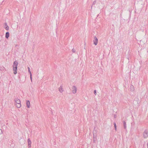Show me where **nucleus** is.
Returning <instances> with one entry per match:
<instances>
[{"label":"nucleus","instance_id":"obj_13","mask_svg":"<svg viewBox=\"0 0 148 148\" xmlns=\"http://www.w3.org/2000/svg\"><path fill=\"white\" fill-rule=\"evenodd\" d=\"M5 26H6L5 27V29L7 30H8L9 29V27L7 25V23H5Z\"/></svg>","mask_w":148,"mask_h":148},{"label":"nucleus","instance_id":"obj_11","mask_svg":"<svg viewBox=\"0 0 148 148\" xmlns=\"http://www.w3.org/2000/svg\"><path fill=\"white\" fill-rule=\"evenodd\" d=\"M130 89L132 91H133L134 90V87L132 85H131L130 86Z\"/></svg>","mask_w":148,"mask_h":148},{"label":"nucleus","instance_id":"obj_7","mask_svg":"<svg viewBox=\"0 0 148 148\" xmlns=\"http://www.w3.org/2000/svg\"><path fill=\"white\" fill-rule=\"evenodd\" d=\"M28 72H29V73L30 74V79H31V81L32 82V73H31V72L30 71V68H29V67H28Z\"/></svg>","mask_w":148,"mask_h":148},{"label":"nucleus","instance_id":"obj_14","mask_svg":"<svg viewBox=\"0 0 148 148\" xmlns=\"http://www.w3.org/2000/svg\"><path fill=\"white\" fill-rule=\"evenodd\" d=\"M28 144H31V142L30 138H28L27 140Z\"/></svg>","mask_w":148,"mask_h":148},{"label":"nucleus","instance_id":"obj_2","mask_svg":"<svg viewBox=\"0 0 148 148\" xmlns=\"http://www.w3.org/2000/svg\"><path fill=\"white\" fill-rule=\"evenodd\" d=\"M15 102L16 103V106L18 108H20L21 106V101L18 98H16L14 99Z\"/></svg>","mask_w":148,"mask_h":148},{"label":"nucleus","instance_id":"obj_4","mask_svg":"<svg viewBox=\"0 0 148 148\" xmlns=\"http://www.w3.org/2000/svg\"><path fill=\"white\" fill-rule=\"evenodd\" d=\"M143 135L145 138H147L148 137V131L147 130H146L144 132Z\"/></svg>","mask_w":148,"mask_h":148},{"label":"nucleus","instance_id":"obj_8","mask_svg":"<svg viewBox=\"0 0 148 148\" xmlns=\"http://www.w3.org/2000/svg\"><path fill=\"white\" fill-rule=\"evenodd\" d=\"M26 104H27V107L28 108H29L30 107V101H28V100L27 101Z\"/></svg>","mask_w":148,"mask_h":148},{"label":"nucleus","instance_id":"obj_18","mask_svg":"<svg viewBox=\"0 0 148 148\" xmlns=\"http://www.w3.org/2000/svg\"><path fill=\"white\" fill-rule=\"evenodd\" d=\"M72 50L73 52H75V50L73 49H72Z\"/></svg>","mask_w":148,"mask_h":148},{"label":"nucleus","instance_id":"obj_9","mask_svg":"<svg viewBox=\"0 0 148 148\" xmlns=\"http://www.w3.org/2000/svg\"><path fill=\"white\" fill-rule=\"evenodd\" d=\"M9 33L8 32H6L5 34V38H8L9 36Z\"/></svg>","mask_w":148,"mask_h":148},{"label":"nucleus","instance_id":"obj_23","mask_svg":"<svg viewBox=\"0 0 148 148\" xmlns=\"http://www.w3.org/2000/svg\"><path fill=\"white\" fill-rule=\"evenodd\" d=\"M95 3V1H94V2H93V4H94V3Z\"/></svg>","mask_w":148,"mask_h":148},{"label":"nucleus","instance_id":"obj_3","mask_svg":"<svg viewBox=\"0 0 148 148\" xmlns=\"http://www.w3.org/2000/svg\"><path fill=\"white\" fill-rule=\"evenodd\" d=\"M72 91L73 94L76 93L77 91V88L75 86H73L72 88Z\"/></svg>","mask_w":148,"mask_h":148},{"label":"nucleus","instance_id":"obj_19","mask_svg":"<svg viewBox=\"0 0 148 148\" xmlns=\"http://www.w3.org/2000/svg\"><path fill=\"white\" fill-rule=\"evenodd\" d=\"M94 94H95V95H96V90H95L94 91Z\"/></svg>","mask_w":148,"mask_h":148},{"label":"nucleus","instance_id":"obj_12","mask_svg":"<svg viewBox=\"0 0 148 148\" xmlns=\"http://www.w3.org/2000/svg\"><path fill=\"white\" fill-rule=\"evenodd\" d=\"M59 90L61 92H62L63 91L62 86H60L59 88Z\"/></svg>","mask_w":148,"mask_h":148},{"label":"nucleus","instance_id":"obj_17","mask_svg":"<svg viewBox=\"0 0 148 148\" xmlns=\"http://www.w3.org/2000/svg\"><path fill=\"white\" fill-rule=\"evenodd\" d=\"M2 134V130L0 129V134Z\"/></svg>","mask_w":148,"mask_h":148},{"label":"nucleus","instance_id":"obj_10","mask_svg":"<svg viewBox=\"0 0 148 148\" xmlns=\"http://www.w3.org/2000/svg\"><path fill=\"white\" fill-rule=\"evenodd\" d=\"M123 125L124 128L125 129H126V122L125 121H123Z\"/></svg>","mask_w":148,"mask_h":148},{"label":"nucleus","instance_id":"obj_20","mask_svg":"<svg viewBox=\"0 0 148 148\" xmlns=\"http://www.w3.org/2000/svg\"><path fill=\"white\" fill-rule=\"evenodd\" d=\"M114 118H116V115H114Z\"/></svg>","mask_w":148,"mask_h":148},{"label":"nucleus","instance_id":"obj_15","mask_svg":"<svg viewBox=\"0 0 148 148\" xmlns=\"http://www.w3.org/2000/svg\"><path fill=\"white\" fill-rule=\"evenodd\" d=\"M114 127L115 128V130H116V123H114Z\"/></svg>","mask_w":148,"mask_h":148},{"label":"nucleus","instance_id":"obj_22","mask_svg":"<svg viewBox=\"0 0 148 148\" xmlns=\"http://www.w3.org/2000/svg\"><path fill=\"white\" fill-rule=\"evenodd\" d=\"M139 1H142L143 0H138Z\"/></svg>","mask_w":148,"mask_h":148},{"label":"nucleus","instance_id":"obj_16","mask_svg":"<svg viewBox=\"0 0 148 148\" xmlns=\"http://www.w3.org/2000/svg\"><path fill=\"white\" fill-rule=\"evenodd\" d=\"M31 144H28V147L29 148H30L31 147Z\"/></svg>","mask_w":148,"mask_h":148},{"label":"nucleus","instance_id":"obj_1","mask_svg":"<svg viewBox=\"0 0 148 148\" xmlns=\"http://www.w3.org/2000/svg\"><path fill=\"white\" fill-rule=\"evenodd\" d=\"M18 64V62L16 61H15L13 64V69L14 71V73L15 75L17 73V66Z\"/></svg>","mask_w":148,"mask_h":148},{"label":"nucleus","instance_id":"obj_5","mask_svg":"<svg viewBox=\"0 0 148 148\" xmlns=\"http://www.w3.org/2000/svg\"><path fill=\"white\" fill-rule=\"evenodd\" d=\"M94 44L95 45H97V44L98 40L97 38L95 36L94 37V39L93 40Z\"/></svg>","mask_w":148,"mask_h":148},{"label":"nucleus","instance_id":"obj_24","mask_svg":"<svg viewBox=\"0 0 148 148\" xmlns=\"http://www.w3.org/2000/svg\"><path fill=\"white\" fill-rule=\"evenodd\" d=\"M92 6H91V8H92Z\"/></svg>","mask_w":148,"mask_h":148},{"label":"nucleus","instance_id":"obj_6","mask_svg":"<svg viewBox=\"0 0 148 148\" xmlns=\"http://www.w3.org/2000/svg\"><path fill=\"white\" fill-rule=\"evenodd\" d=\"M93 141L95 142L96 140V131H94L93 132Z\"/></svg>","mask_w":148,"mask_h":148},{"label":"nucleus","instance_id":"obj_21","mask_svg":"<svg viewBox=\"0 0 148 148\" xmlns=\"http://www.w3.org/2000/svg\"><path fill=\"white\" fill-rule=\"evenodd\" d=\"M147 148H148V143L147 144Z\"/></svg>","mask_w":148,"mask_h":148}]
</instances>
